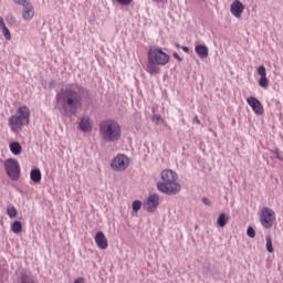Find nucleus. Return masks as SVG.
I'll return each instance as SVG.
<instances>
[{"label": "nucleus", "instance_id": "nucleus-1", "mask_svg": "<svg viewBox=\"0 0 283 283\" xmlns=\"http://www.w3.org/2000/svg\"><path fill=\"white\" fill-rule=\"evenodd\" d=\"M92 102V94L87 87L78 83L63 86L55 95L56 107L62 116L70 118L78 114L83 103Z\"/></svg>", "mask_w": 283, "mask_h": 283}, {"label": "nucleus", "instance_id": "nucleus-2", "mask_svg": "<svg viewBox=\"0 0 283 283\" xmlns=\"http://www.w3.org/2000/svg\"><path fill=\"white\" fill-rule=\"evenodd\" d=\"M161 181L157 182V189L166 196H178L182 187L178 184V174L171 169L160 172Z\"/></svg>", "mask_w": 283, "mask_h": 283}, {"label": "nucleus", "instance_id": "nucleus-3", "mask_svg": "<svg viewBox=\"0 0 283 283\" xmlns=\"http://www.w3.org/2000/svg\"><path fill=\"white\" fill-rule=\"evenodd\" d=\"M123 130L115 119H104L99 123V136L103 143H118Z\"/></svg>", "mask_w": 283, "mask_h": 283}, {"label": "nucleus", "instance_id": "nucleus-4", "mask_svg": "<svg viewBox=\"0 0 283 283\" xmlns=\"http://www.w3.org/2000/svg\"><path fill=\"white\" fill-rule=\"evenodd\" d=\"M169 63V54L163 51L161 48H150L148 51L147 72L151 75L160 74V65Z\"/></svg>", "mask_w": 283, "mask_h": 283}, {"label": "nucleus", "instance_id": "nucleus-5", "mask_svg": "<svg viewBox=\"0 0 283 283\" xmlns=\"http://www.w3.org/2000/svg\"><path fill=\"white\" fill-rule=\"evenodd\" d=\"M4 169L10 180L17 181L19 178H21V166L17 159H7L4 161Z\"/></svg>", "mask_w": 283, "mask_h": 283}, {"label": "nucleus", "instance_id": "nucleus-6", "mask_svg": "<svg viewBox=\"0 0 283 283\" xmlns=\"http://www.w3.org/2000/svg\"><path fill=\"white\" fill-rule=\"evenodd\" d=\"M260 222L263 229H272L275 224V211L271 208L264 207L260 212Z\"/></svg>", "mask_w": 283, "mask_h": 283}, {"label": "nucleus", "instance_id": "nucleus-7", "mask_svg": "<svg viewBox=\"0 0 283 283\" xmlns=\"http://www.w3.org/2000/svg\"><path fill=\"white\" fill-rule=\"evenodd\" d=\"M114 171H125L129 167V157L125 155H117L111 163Z\"/></svg>", "mask_w": 283, "mask_h": 283}, {"label": "nucleus", "instance_id": "nucleus-8", "mask_svg": "<svg viewBox=\"0 0 283 283\" xmlns=\"http://www.w3.org/2000/svg\"><path fill=\"white\" fill-rule=\"evenodd\" d=\"M25 125L28 124L23 122L22 118L18 115H12L11 117H9V126L11 128V132H13L14 134L23 132V127H25Z\"/></svg>", "mask_w": 283, "mask_h": 283}, {"label": "nucleus", "instance_id": "nucleus-9", "mask_svg": "<svg viewBox=\"0 0 283 283\" xmlns=\"http://www.w3.org/2000/svg\"><path fill=\"white\" fill-rule=\"evenodd\" d=\"M247 103L250 105V107H252V112H254L256 116H262V114H264V106L262 105V102L258 99V97L250 96L247 98Z\"/></svg>", "mask_w": 283, "mask_h": 283}, {"label": "nucleus", "instance_id": "nucleus-10", "mask_svg": "<svg viewBox=\"0 0 283 283\" xmlns=\"http://www.w3.org/2000/svg\"><path fill=\"white\" fill-rule=\"evenodd\" d=\"M14 283H39L36 276L32 274V272L22 271L15 277Z\"/></svg>", "mask_w": 283, "mask_h": 283}, {"label": "nucleus", "instance_id": "nucleus-11", "mask_svg": "<svg viewBox=\"0 0 283 283\" xmlns=\"http://www.w3.org/2000/svg\"><path fill=\"white\" fill-rule=\"evenodd\" d=\"M160 197L157 193L150 195L146 200V211L154 213L158 209Z\"/></svg>", "mask_w": 283, "mask_h": 283}, {"label": "nucleus", "instance_id": "nucleus-12", "mask_svg": "<svg viewBox=\"0 0 283 283\" xmlns=\"http://www.w3.org/2000/svg\"><path fill=\"white\" fill-rule=\"evenodd\" d=\"M230 12L235 19H240L244 12V4L240 0H234L230 7Z\"/></svg>", "mask_w": 283, "mask_h": 283}, {"label": "nucleus", "instance_id": "nucleus-13", "mask_svg": "<svg viewBox=\"0 0 283 283\" xmlns=\"http://www.w3.org/2000/svg\"><path fill=\"white\" fill-rule=\"evenodd\" d=\"M22 19L24 21L34 19V6H32V2L22 6Z\"/></svg>", "mask_w": 283, "mask_h": 283}, {"label": "nucleus", "instance_id": "nucleus-14", "mask_svg": "<svg viewBox=\"0 0 283 283\" xmlns=\"http://www.w3.org/2000/svg\"><path fill=\"white\" fill-rule=\"evenodd\" d=\"M15 116L25 122L27 125H30V108L28 106H20L17 109Z\"/></svg>", "mask_w": 283, "mask_h": 283}, {"label": "nucleus", "instance_id": "nucleus-15", "mask_svg": "<svg viewBox=\"0 0 283 283\" xmlns=\"http://www.w3.org/2000/svg\"><path fill=\"white\" fill-rule=\"evenodd\" d=\"M95 244H97L98 249L105 250L108 247L107 238L105 237V233L103 231H98L95 234Z\"/></svg>", "mask_w": 283, "mask_h": 283}, {"label": "nucleus", "instance_id": "nucleus-16", "mask_svg": "<svg viewBox=\"0 0 283 283\" xmlns=\"http://www.w3.org/2000/svg\"><path fill=\"white\" fill-rule=\"evenodd\" d=\"M195 52L199 56V59H208L209 57V48L205 44H198L195 46Z\"/></svg>", "mask_w": 283, "mask_h": 283}, {"label": "nucleus", "instance_id": "nucleus-17", "mask_svg": "<svg viewBox=\"0 0 283 283\" xmlns=\"http://www.w3.org/2000/svg\"><path fill=\"white\" fill-rule=\"evenodd\" d=\"M41 169L39 168H34L31 170L30 172V179L32 180V182H35V185H39V182H41Z\"/></svg>", "mask_w": 283, "mask_h": 283}, {"label": "nucleus", "instance_id": "nucleus-18", "mask_svg": "<svg viewBox=\"0 0 283 283\" xmlns=\"http://www.w3.org/2000/svg\"><path fill=\"white\" fill-rule=\"evenodd\" d=\"M9 149H10L11 154H13V156H19V154H21L23 147H21V144L19 142H12L9 145Z\"/></svg>", "mask_w": 283, "mask_h": 283}, {"label": "nucleus", "instance_id": "nucleus-19", "mask_svg": "<svg viewBox=\"0 0 283 283\" xmlns=\"http://www.w3.org/2000/svg\"><path fill=\"white\" fill-rule=\"evenodd\" d=\"M228 222H229V214L220 213L218 219H217L218 227L224 228V227H227Z\"/></svg>", "mask_w": 283, "mask_h": 283}, {"label": "nucleus", "instance_id": "nucleus-20", "mask_svg": "<svg viewBox=\"0 0 283 283\" xmlns=\"http://www.w3.org/2000/svg\"><path fill=\"white\" fill-rule=\"evenodd\" d=\"M11 231L17 234L21 233V231H23V224L21 223V221H14L11 224Z\"/></svg>", "mask_w": 283, "mask_h": 283}, {"label": "nucleus", "instance_id": "nucleus-21", "mask_svg": "<svg viewBox=\"0 0 283 283\" xmlns=\"http://www.w3.org/2000/svg\"><path fill=\"white\" fill-rule=\"evenodd\" d=\"M78 126H80L81 132H90V129H91L90 120H87L85 118H82L80 120Z\"/></svg>", "mask_w": 283, "mask_h": 283}, {"label": "nucleus", "instance_id": "nucleus-22", "mask_svg": "<svg viewBox=\"0 0 283 283\" xmlns=\"http://www.w3.org/2000/svg\"><path fill=\"white\" fill-rule=\"evenodd\" d=\"M265 240H266L265 248L268 253H273V251L275 250L273 249V240L271 239V235L265 237Z\"/></svg>", "mask_w": 283, "mask_h": 283}, {"label": "nucleus", "instance_id": "nucleus-23", "mask_svg": "<svg viewBox=\"0 0 283 283\" xmlns=\"http://www.w3.org/2000/svg\"><path fill=\"white\" fill-rule=\"evenodd\" d=\"M133 211H135V213H138V211H140L142 207H143V202L140 200H135L133 201Z\"/></svg>", "mask_w": 283, "mask_h": 283}, {"label": "nucleus", "instance_id": "nucleus-24", "mask_svg": "<svg viewBox=\"0 0 283 283\" xmlns=\"http://www.w3.org/2000/svg\"><path fill=\"white\" fill-rule=\"evenodd\" d=\"M260 87L266 88L269 87V78L265 76H261L259 80Z\"/></svg>", "mask_w": 283, "mask_h": 283}, {"label": "nucleus", "instance_id": "nucleus-25", "mask_svg": "<svg viewBox=\"0 0 283 283\" xmlns=\"http://www.w3.org/2000/svg\"><path fill=\"white\" fill-rule=\"evenodd\" d=\"M7 213H8L9 218H17V214L19 212L17 211V208L11 207V208H8Z\"/></svg>", "mask_w": 283, "mask_h": 283}, {"label": "nucleus", "instance_id": "nucleus-26", "mask_svg": "<svg viewBox=\"0 0 283 283\" xmlns=\"http://www.w3.org/2000/svg\"><path fill=\"white\" fill-rule=\"evenodd\" d=\"M3 36L7 41H10V39H12V34L10 33V29H8V27H4V29H1Z\"/></svg>", "mask_w": 283, "mask_h": 283}, {"label": "nucleus", "instance_id": "nucleus-27", "mask_svg": "<svg viewBox=\"0 0 283 283\" xmlns=\"http://www.w3.org/2000/svg\"><path fill=\"white\" fill-rule=\"evenodd\" d=\"M271 154H274V158H276L277 160H281V163H283V157L282 155H280V149L275 148L274 150H271Z\"/></svg>", "mask_w": 283, "mask_h": 283}, {"label": "nucleus", "instance_id": "nucleus-28", "mask_svg": "<svg viewBox=\"0 0 283 283\" xmlns=\"http://www.w3.org/2000/svg\"><path fill=\"white\" fill-rule=\"evenodd\" d=\"M247 235L248 238H255V229H253V227H248Z\"/></svg>", "mask_w": 283, "mask_h": 283}, {"label": "nucleus", "instance_id": "nucleus-29", "mask_svg": "<svg viewBox=\"0 0 283 283\" xmlns=\"http://www.w3.org/2000/svg\"><path fill=\"white\" fill-rule=\"evenodd\" d=\"M258 74H260L261 76H266V67L264 65H260L258 67Z\"/></svg>", "mask_w": 283, "mask_h": 283}, {"label": "nucleus", "instance_id": "nucleus-30", "mask_svg": "<svg viewBox=\"0 0 283 283\" xmlns=\"http://www.w3.org/2000/svg\"><path fill=\"white\" fill-rule=\"evenodd\" d=\"M15 6H27V3H30V0H13Z\"/></svg>", "mask_w": 283, "mask_h": 283}, {"label": "nucleus", "instance_id": "nucleus-31", "mask_svg": "<svg viewBox=\"0 0 283 283\" xmlns=\"http://www.w3.org/2000/svg\"><path fill=\"white\" fill-rule=\"evenodd\" d=\"M116 1L119 3V6H129L134 0H116Z\"/></svg>", "mask_w": 283, "mask_h": 283}, {"label": "nucleus", "instance_id": "nucleus-32", "mask_svg": "<svg viewBox=\"0 0 283 283\" xmlns=\"http://www.w3.org/2000/svg\"><path fill=\"white\" fill-rule=\"evenodd\" d=\"M153 120H156L157 125H159V123H163V117L160 115H155Z\"/></svg>", "mask_w": 283, "mask_h": 283}, {"label": "nucleus", "instance_id": "nucleus-33", "mask_svg": "<svg viewBox=\"0 0 283 283\" xmlns=\"http://www.w3.org/2000/svg\"><path fill=\"white\" fill-rule=\"evenodd\" d=\"M202 202H203V205H206L207 207H211V200H209V198L203 197V198H202Z\"/></svg>", "mask_w": 283, "mask_h": 283}, {"label": "nucleus", "instance_id": "nucleus-34", "mask_svg": "<svg viewBox=\"0 0 283 283\" xmlns=\"http://www.w3.org/2000/svg\"><path fill=\"white\" fill-rule=\"evenodd\" d=\"M172 56H174V59H176L179 63H182V59H181V56L178 54V53H174L172 54Z\"/></svg>", "mask_w": 283, "mask_h": 283}, {"label": "nucleus", "instance_id": "nucleus-35", "mask_svg": "<svg viewBox=\"0 0 283 283\" xmlns=\"http://www.w3.org/2000/svg\"><path fill=\"white\" fill-rule=\"evenodd\" d=\"M6 27V22L3 21V18H0V30H3Z\"/></svg>", "mask_w": 283, "mask_h": 283}, {"label": "nucleus", "instance_id": "nucleus-36", "mask_svg": "<svg viewBox=\"0 0 283 283\" xmlns=\"http://www.w3.org/2000/svg\"><path fill=\"white\" fill-rule=\"evenodd\" d=\"M73 283H85V279L77 277Z\"/></svg>", "mask_w": 283, "mask_h": 283}, {"label": "nucleus", "instance_id": "nucleus-37", "mask_svg": "<svg viewBox=\"0 0 283 283\" xmlns=\"http://www.w3.org/2000/svg\"><path fill=\"white\" fill-rule=\"evenodd\" d=\"M193 123H196L197 125H200V118H198V116L193 117Z\"/></svg>", "mask_w": 283, "mask_h": 283}, {"label": "nucleus", "instance_id": "nucleus-38", "mask_svg": "<svg viewBox=\"0 0 283 283\" xmlns=\"http://www.w3.org/2000/svg\"><path fill=\"white\" fill-rule=\"evenodd\" d=\"M181 50H182L184 52H186V54H189V49H188V46H181Z\"/></svg>", "mask_w": 283, "mask_h": 283}, {"label": "nucleus", "instance_id": "nucleus-39", "mask_svg": "<svg viewBox=\"0 0 283 283\" xmlns=\"http://www.w3.org/2000/svg\"><path fill=\"white\" fill-rule=\"evenodd\" d=\"M175 45H176V48H181V46H180V43H178V42L175 43Z\"/></svg>", "mask_w": 283, "mask_h": 283}]
</instances>
